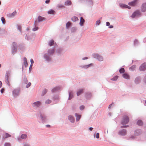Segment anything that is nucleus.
I'll return each instance as SVG.
<instances>
[{
  "label": "nucleus",
  "mask_w": 146,
  "mask_h": 146,
  "mask_svg": "<svg viewBox=\"0 0 146 146\" xmlns=\"http://www.w3.org/2000/svg\"><path fill=\"white\" fill-rule=\"evenodd\" d=\"M129 121L128 117L126 116H124L123 119L121 123L122 124H125L128 123Z\"/></svg>",
  "instance_id": "obj_1"
},
{
  "label": "nucleus",
  "mask_w": 146,
  "mask_h": 146,
  "mask_svg": "<svg viewBox=\"0 0 146 146\" xmlns=\"http://www.w3.org/2000/svg\"><path fill=\"white\" fill-rule=\"evenodd\" d=\"M20 92V90L19 88L15 89L12 91L13 95L14 97H16L18 95Z\"/></svg>",
  "instance_id": "obj_2"
},
{
  "label": "nucleus",
  "mask_w": 146,
  "mask_h": 146,
  "mask_svg": "<svg viewBox=\"0 0 146 146\" xmlns=\"http://www.w3.org/2000/svg\"><path fill=\"white\" fill-rule=\"evenodd\" d=\"M146 69V63L143 64L140 67L139 70L141 71L145 70Z\"/></svg>",
  "instance_id": "obj_3"
},
{
  "label": "nucleus",
  "mask_w": 146,
  "mask_h": 146,
  "mask_svg": "<svg viewBox=\"0 0 146 146\" xmlns=\"http://www.w3.org/2000/svg\"><path fill=\"white\" fill-rule=\"evenodd\" d=\"M94 57L95 58L97 59L99 61H102L103 60V57L98 54H95L94 55Z\"/></svg>",
  "instance_id": "obj_4"
},
{
  "label": "nucleus",
  "mask_w": 146,
  "mask_h": 146,
  "mask_svg": "<svg viewBox=\"0 0 146 146\" xmlns=\"http://www.w3.org/2000/svg\"><path fill=\"white\" fill-rule=\"evenodd\" d=\"M139 11H136L132 14V15L131 16V17L132 18H135V17L139 16Z\"/></svg>",
  "instance_id": "obj_5"
},
{
  "label": "nucleus",
  "mask_w": 146,
  "mask_h": 146,
  "mask_svg": "<svg viewBox=\"0 0 146 146\" xmlns=\"http://www.w3.org/2000/svg\"><path fill=\"white\" fill-rule=\"evenodd\" d=\"M119 135L124 136L125 135L127 134V131L125 129H123L120 131L119 132Z\"/></svg>",
  "instance_id": "obj_6"
},
{
  "label": "nucleus",
  "mask_w": 146,
  "mask_h": 146,
  "mask_svg": "<svg viewBox=\"0 0 146 146\" xmlns=\"http://www.w3.org/2000/svg\"><path fill=\"white\" fill-rule=\"evenodd\" d=\"M138 0H134L132 2L129 3V5L131 6H134L136 4Z\"/></svg>",
  "instance_id": "obj_7"
},
{
  "label": "nucleus",
  "mask_w": 146,
  "mask_h": 146,
  "mask_svg": "<svg viewBox=\"0 0 146 146\" xmlns=\"http://www.w3.org/2000/svg\"><path fill=\"white\" fill-rule=\"evenodd\" d=\"M17 12L15 11L12 13L9 14L7 15L8 17H9L11 18L14 17L16 14Z\"/></svg>",
  "instance_id": "obj_8"
},
{
  "label": "nucleus",
  "mask_w": 146,
  "mask_h": 146,
  "mask_svg": "<svg viewBox=\"0 0 146 146\" xmlns=\"http://www.w3.org/2000/svg\"><path fill=\"white\" fill-rule=\"evenodd\" d=\"M141 9L142 11L143 12H145L146 11V3H143Z\"/></svg>",
  "instance_id": "obj_9"
},
{
  "label": "nucleus",
  "mask_w": 146,
  "mask_h": 146,
  "mask_svg": "<svg viewBox=\"0 0 146 146\" xmlns=\"http://www.w3.org/2000/svg\"><path fill=\"white\" fill-rule=\"evenodd\" d=\"M84 91L83 89H80L78 90L77 92V96L80 95L81 94L83 93Z\"/></svg>",
  "instance_id": "obj_10"
},
{
  "label": "nucleus",
  "mask_w": 146,
  "mask_h": 146,
  "mask_svg": "<svg viewBox=\"0 0 146 146\" xmlns=\"http://www.w3.org/2000/svg\"><path fill=\"white\" fill-rule=\"evenodd\" d=\"M123 78L125 79H129L130 78V77L129 75L126 73H124L123 75Z\"/></svg>",
  "instance_id": "obj_11"
},
{
  "label": "nucleus",
  "mask_w": 146,
  "mask_h": 146,
  "mask_svg": "<svg viewBox=\"0 0 146 146\" xmlns=\"http://www.w3.org/2000/svg\"><path fill=\"white\" fill-rule=\"evenodd\" d=\"M8 77H9V76H8V74H7L5 76V82H6V83L7 84L8 86H9L10 85V84L9 82V80H8Z\"/></svg>",
  "instance_id": "obj_12"
},
{
  "label": "nucleus",
  "mask_w": 146,
  "mask_h": 146,
  "mask_svg": "<svg viewBox=\"0 0 146 146\" xmlns=\"http://www.w3.org/2000/svg\"><path fill=\"white\" fill-rule=\"evenodd\" d=\"M41 104V102L39 101L35 102L33 104L34 106L37 107L39 106Z\"/></svg>",
  "instance_id": "obj_13"
},
{
  "label": "nucleus",
  "mask_w": 146,
  "mask_h": 146,
  "mask_svg": "<svg viewBox=\"0 0 146 146\" xmlns=\"http://www.w3.org/2000/svg\"><path fill=\"white\" fill-rule=\"evenodd\" d=\"M68 119L71 122H74V119L72 116L69 115L68 116Z\"/></svg>",
  "instance_id": "obj_14"
},
{
  "label": "nucleus",
  "mask_w": 146,
  "mask_h": 146,
  "mask_svg": "<svg viewBox=\"0 0 146 146\" xmlns=\"http://www.w3.org/2000/svg\"><path fill=\"white\" fill-rule=\"evenodd\" d=\"M45 18L41 16H39L38 18V21H42L45 20Z\"/></svg>",
  "instance_id": "obj_15"
},
{
  "label": "nucleus",
  "mask_w": 146,
  "mask_h": 146,
  "mask_svg": "<svg viewBox=\"0 0 146 146\" xmlns=\"http://www.w3.org/2000/svg\"><path fill=\"white\" fill-rule=\"evenodd\" d=\"M85 21L84 20L82 17H81L80 19V24L81 26L83 25V23Z\"/></svg>",
  "instance_id": "obj_16"
},
{
  "label": "nucleus",
  "mask_w": 146,
  "mask_h": 146,
  "mask_svg": "<svg viewBox=\"0 0 146 146\" xmlns=\"http://www.w3.org/2000/svg\"><path fill=\"white\" fill-rule=\"evenodd\" d=\"M54 49H49L48 50V53L49 54H51L54 53Z\"/></svg>",
  "instance_id": "obj_17"
},
{
  "label": "nucleus",
  "mask_w": 146,
  "mask_h": 146,
  "mask_svg": "<svg viewBox=\"0 0 146 146\" xmlns=\"http://www.w3.org/2000/svg\"><path fill=\"white\" fill-rule=\"evenodd\" d=\"M71 4V2L70 1L67 0L65 2L64 4L66 5H70Z\"/></svg>",
  "instance_id": "obj_18"
},
{
  "label": "nucleus",
  "mask_w": 146,
  "mask_h": 146,
  "mask_svg": "<svg viewBox=\"0 0 146 146\" xmlns=\"http://www.w3.org/2000/svg\"><path fill=\"white\" fill-rule=\"evenodd\" d=\"M75 115L76 117V121H78L80 118L81 115H78L77 113H75Z\"/></svg>",
  "instance_id": "obj_19"
},
{
  "label": "nucleus",
  "mask_w": 146,
  "mask_h": 146,
  "mask_svg": "<svg viewBox=\"0 0 146 146\" xmlns=\"http://www.w3.org/2000/svg\"><path fill=\"white\" fill-rule=\"evenodd\" d=\"M120 6L123 8H125L129 9H130L131 8V7H130L128 6L127 5L123 4L121 5H120Z\"/></svg>",
  "instance_id": "obj_20"
},
{
  "label": "nucleus",
  "mask_w": 146,
  "mask_h": 146,
  "mask_svg": "<svg viewBox=\"0 0 146 146\" xmlns=\"http://www.w3.org/2000/svg\"><path fill=\"white\" fill-rule=\"evenodd\" d=\"M143 122L140 120H138L137 122V124L140 126L143 125Z\"/></svg>",
  "instance_id": "obj_21"
},
{
  "label": "nucleus",
  "mask_w": 146,
  "mask_h": 146,
  "mask_svg": "<svg viewBox=\"0 0 146 146\" xmlns=\"http://www.w3.org/2000/svg\"><path fill=\"white\" fill-rule=\"evenodd\" d=\"M93 65V64L91 63L89 64L84 66L83 68H87L90 67V66H92Z\"/></svg>",
  "instance_id": "obj_22"
},
{
  "label": "nucleus",
  "mask_w": 146,
  "mask_h": 146,
  "mask_svg": "<svg viewBox=\"0 0 146 146\" xmlns=\"http://www.w3.org/2000/svg\"><path fill=\"white\" fill-rule=\"evenodd\" d=\"M11 137L10 135L8 133H6L4 134L3 137L4 138H7V137Z\"/></svg>",
  "instance_id": "obj_23"
},
{
  "label": "nucleus",
  "mask_w": 146,
  "mask_h": 146,
  "mask_svg": "<svg viewBox=\"0 0 146 146\" xmlns=\"http://www.w3.org/2000/svg\"><path fill=\"white\" fill-rule=\"evenodd\" d=\"M54 41L53 40H52L49 42V45L50 46H51L54 44Z\"/></svg>",
  "instance_id": "obj_24"
},
{
  "label": "nucleus",
  "mask_w": 146,
  "mask_h": 146,
  "mask_svg": "<svg viewBox=\"0 0 146 146\" xmlns=\"http://www.w3.org/2000/svg\"><path fill=\"white\" fill-rule=\"evenodd\" d=\"M48 13L50 14H54L55 13V11L53 10H51L48 11Z\"/></svg>",
  "instance_id": "obj_25"
},
{
  "label": "nucleus",
  "mask_w": 146,
  "mask_h": 146,
  "mask_svg": "<svg viewBox=\"0 0 146 146\" xmlns=\"http://www.w3.org/2000/svg\"><path fill=\"white\" fill-rule=\"evenodd\" d=\"M72 20L73 21H75L78 20V18L76 17H74L72 18Z\"/></svg>",
  "instance_id": "obj_26"
},
{
  "label": "nucleus",
  "mask_w": 146,
  "mask_h": 146,
  "mask_svg": "<svg viewBox=\"0 0 146 146\" xmlns=\"http://www.w3.org/2000/svg\"><path fill=\"white\" fill-rule=\"evenodd\" d=\"M27 135L26 134H23L21 136V137L22 139H24L27 137Z\"/></svg>",
  "instance_id": "obj_27"
},
{
  "label": "nucleus",
  "mask_w": 146,
  "mask_h": 146,
  "mask_svg": "<svg viewBox=\"0 0 146 146\" xmlns=\"http://www.w3.org/2000/svg\"><path fill=\"white\" fill-rule=\"evenodd\" d=\"M119 72L120 73H124L125 72L124 68H121L119 70Z\"/></svg>",
  "instance_id": "obj_28"
},
{
  "label": "nucleus",
  "mask_w": 146,
  "mask_h": 146,
  "mask_svg": "<svg viewBox=\"0 0 146 146\" xmlns=\"http://www.w3.org/2000/svg\"><path fill=\"white\" fill-rule=\"evenodd\" d=\"M71 25V23L68 22L66 24V26L67 28H68Z\"/></svg>",
  "instance_id": "obj_29"
},
{
  "label": "nucleus",
  "mask_w": 146,
  "mask_h": 146,
  "mask_svg": "<svg viewBox=\"0 0 146 146\" xmlns=\"http://www.w3.org/2000/svg\"><path fill=\"white\" fill-rule=\"evenodd\" d=\"M1 20L3 24H5V18L4 17H2L1 18Z\"/></svg>",
  "instance_id": "obj_30"
},
{
  "label": "nucleus",
  "mask_w": 146,
  "mask_h": 146,
  "mask_svg": "<svg viewBox=\"0 0 146 146\" xmlns=\"http://www.w3.org/2000/svg\"><path fill=\"white\" fill-rule=\"evenodd\" d=\"M136 67V66L135 65H133L129 69L131 70H133L135 69Z\"/></svg>",
  "instance_id": "obj_31"
},
{
  "label": "nucleus",
  "mask_w": 146,
  "mask_h": 146,
  "mask_svg": "<svg viewBox=\"0 0 146 146\" xmlns=\"http://www.w3.org/2000/svg\"><path fill=\"white\" fill-rule=\"evenodd\" d=\"M118 78V76H115V77H114L113 78H112L111 79V80H117V78Z\"/></svg>",
  "instance_id": "obj_32"
},
{
  "label": "nucleus",
  "mask_w": 146,
  "mask_h": 146,
  "mask_svg": "<svg viewBox=\"0 0 146 146\" xmlns=\"http://www.w3.org/2000/svg\"><path fill=\"white\" fill-rule=\"evenodd\" d=\"M51 102V101L49 100H47L46 101L45 103L47 104H48Z\"/></svg>",
  "instance_id": "obj_33"
},
{
  "label": "nucleus",
  "mask_w": 146,
  "mask_h": 146,
  "mask_svg": "<svg viewBox=\"0 0 146 146\" xmlns=\"http://www.w3.org/2000/svg\"><path fill=\"white\" fill-rule=\"evenodd\" d=\"M58 89V87H56L54 88L53 89H52V92H55V91L57 90Z\"/></svg>",
  "instance_id": "obj_34"
},
{
  "label": "nucleus",
  "mask_w": 146,
  "mask_h": 146,
  "mask_svg": "<svg viewBox=\"0 0 146 146\" xmlns=\"http://www.w3.org/2000/svg\"><path fill=\"white\" fill-rule=\"evenodd\" d=\"M47 90L45 89H44L42 92V96L44 95L45 93H46V92H47Z\"/></svg>",
  "instance_id": "obj_35"
},
{
  "label": "nucleus",
  "mask_w": 146,
  "mask_h": 146,
  "mask_svg": "<svg viewBox=\"0 0 146 146\" xmlns=\"http://www.w3.org/2000/svg\"><path fill=\"white\" fill-rule=\"evenodd\" d=\"M72 95L71 94V92H70L69 93V100H70L72 98Z\"/></svg>",
  "instance_id": "obj_36"
},
{
  "label": "nucleus",
  "mask_w": 146,
  "mask_h": 146,
  "mask_svg": "<svg viewBox=\"0 0 146 146\" xmlns=\"http://www.w3.org/2000/svg\"><path fill=\"white\" fill-rule=\"evenodd\" d=\"M38 29V27H35L33 29V31H35Z\"/></svg>",
  "instance_id": "obj_37"
},
{
  "label": "nucleus",
  "mask_w": 146,
  "mask_h": 146,
  "mask_svg": "<svg viewBox=\"0 0 146 146\" xmlns=\"http://www.w3.org/2000/svg\"><path fill=\"white\" fill-rule=\"evenodd\" d=\"M100 23V20H98L96 22V24L97 25H99Z\"/></svg>",
  "instance_id": "obj_38"
},
{
  "label": "nucleus",
  "mask_w": 146,
  "mask_h": 146,
  "mask_svg": "<svg viewBox=\"0 0 146 146\" xmlns=\"http://www.w3.org/2000/svg\"><path fill=\"white\" fill-rule=\"evenodd\" d=\"M58 7L59 8L64 7V6L63 5H58Z\"/></svg>",
  "instance_id": "obj_39"
},
{
  "label": "nucleus",
  "mask_w": 146,
  "mask_h": 146,
  "mask_svg": "<svg viewBox=\"0 0 146 146\" xmlns=\"http://www.w3.org/2000/svg\"><path fill=\"white\" fill-rule=\"evenodd\" d=\"M31 85V83L30 82H29L26 86V87L28 88Z\"/></svg>",
  "instance_id": "obj_40"
},
{
  "label": "nucleus",
  "mask_w": 146,
  "mask_h": 146,
  "mask_svg": "<svg viewBox=\"0 0 146 146\" xmlns=\"http://www.w3.org/2000/svg\"><path fill=\"white\" fill-rule=\"evenodd\" d=\"M96 137L97 138H99V133H97L96 134Z\"/></svg>",
  "instance_id": "obj_41"
},
{
  "label": "nucleus",
  "mask_w": 146,
  "mask_h": 146,
  "mask_svg": "<svg viewBox=\"0 0 146 146\" xmlns=\"http://www.w3.org/2000/svg\"><path fill=\"white\" fill-rule=\"evenodd\" d=\"M40 117H41L42 120H44V119L46 118L45 116H44V115H43V116L42 115H40Z\"/></svg>",
  "instance_id": "obj_42"
},
{
  "label": "nucleus",
  "mask_w": 146,
  "mask_h": 146,
  "mask_svg": "<svg viewBox=\"0 0 146 146\" xmlns=\"http://www.w3.org/2000/svg\"><path fill=\"white\" fill-rule=\"evenodd\" d=\"M84 108V106H82L80 107V110H83Z\"/></svg>",
  "instance_id": "obj_43"
},
{
  "label": "nucleus",
  "mask_w": 146,
  "mask_h": 146,
  "mask_svg": "<svg viewBox=\"0 0 146 146\" xmlns=\"http://www.w3.org/2000/svg\"><path fill=\"white\" fill-rule=\"evenodd\" d=\"M5 91V89L3 88H2L1 90V93L2 94Z\"/></svg>",
  "instance_id": "obj_44"
},
{
  "label": "nucleus",
  "mask_w": 146,
  "mask_h": 146,
  "mask_svg": "<svg viewBox=\"0 0 146 146\" xmlns=\"http://www.w3.org/2000/svg\"><path fill=\"white\" fill-rule=\"evenodd\" d=\"M5 146H11L9 143H5Z\"/></svg>",
  "instance_id": "obj_45"
},
{
  "label": "nucleus",
  "mask_w": 146,
  "mask_h": 146,
  "mask_svg": "<svg viewBox=\"0 0 146 146\" xmlns=\"http://www.w3.org/2000/svg\"><path fill=\"white\" fill-rule=\"evenodd\" d=\"M30 61L31 63V64H32L33 65V63H34V61L33 59H31L30 60Z\"/></svg>",
  "instance_id": "obj_46"
},
{
  "label": "nucleus",
  "mask_w": 146,
  "mask_h": 146,
  "mask_svg": "<svg viewBox=\"0 0 146 146\" xmlns=\"http://www.w3.org/2000/svg\"><path fill=\"white\" fill-rule=\"evenodd\" d=\"M25 66H27L28 65V63L27 61L25 62Z\"/></svg>",
  "instance_id": "obj_47"
},
{
  "label": "nucleus",
  "mask_w": 146,
  "mask_h": 146,
  "mask_svg": "<svg viewBox=\"0 0 146 146\" xmlns=\"http://www.w3.org/2000/svg\"><path fill=\"white\" fill-rule=\"evenodd\" d=\"M106 25L107 26H109L110 25V23L109 22H107L106 23Z\"/></svg>",
  "instance_id": "obj_48"
},
{
  "label": "nucleus",
  "mask_w": 146,
  "mask_h": 146,
  "mask_svg": "<svg viewBox=\"0 0 146 146\" xmlns=\"http://www.w3.org/2000/svg\"><path fill=\"white\" fill-rule=\"evenodd\" d=\"M50 0H46L45 1V3H49V2Z\"/></svg>",
  "instance_id": "obj_49"
},
{
  "label": "nucleus",
  "mask_w": 146,
  "mask_h": 146,
  "mask_svg": "<svg viewBox=\"0 0 146 146\" xmlns=\"http://www.w3.org/2000/svg\"><path fill=\"white\" fill-rule=\"evenodd\" d=\"M2 86V83L1 81H0V88H1Z\"/></svg>",
  "instance_id": "obj_50"
},
{
  "label": "nucleus",
  "mask_w": 146,
  "mask_h": 146,
  "mask_svg": "<svg viewBox=\"0 0 146 146\" xmlns=\"http://www.w3.org/2000/svg\"><path fill=\"white\" fill-rule=\"evenodd\" d=\"M128 127V125H127V126H121V128H123L124 127Z\"/></svg>",
  "instance_id": "obj_51"
},
{
  "label": "nucleus",
  "mask_w": 146,
  "mask_h": 146,
  "mask_svg": "<svg viewBox=\"0 0 146 146\" xmlns=\"http://www.w3.org/2000/svg\"><path fill=\"white\" fill-rule=\"evenodd\" d=\"M33 64H31L30 66V67H29V69H31L32 68V66H33Z\"/></svg>",
  "instance_id": "obj_52"
},
{
  "label": "nucleus",
  "mask_w": 146,
  "mask_h": 146,
  "mask_svg": "<svg viewBox=\"0 0 146 146\" xmlns=\"http://www.w3.org/2000/svg\"><path fill=\"white\" fill-rule=\"evenodd\" d=\"M93 129V128L92 127H90L89 128V129L90 131H92Z\"/></svg>",
  "instance_id": "obj_53"
},
{
  "label": "nucleus",
  "mask_w": 146,
  "mask_h": 146,
  "mask_svg": "<svg viewBox=\"0 0 146 146\" xmlns=\"http://www.w3.org/2000/svg\"><path fill=\"white\" fill-rule=\"evenodd\" d=\"M88 59V58L87 57H85L84 58H83L82 59L83 60H85V59Z\"/></svg>",
  "instance_id": "obj_54"
},
{
  "label": "nucleus",
  "mask_w": 146,
  "mask_h": 146,
  "mask_svg": "<svg viewBox=\"0 0 146 146\" xmlns=\"http://www.w3.org/2000/svg\"><path fill=\"white\" fill-rule=\"evenodd\" d=\"M113 27V26L112 25H111L109 27V28H112Z\"/></svg>",
  "instance_id": "obj_55"
},
{
  "label": "nucleus",
  "mask_w": 146,
  "mask_h": 146,
  "mask_svg": "<svg viewBox=\"0 0 146 146\" xmlns=\"http://www.w3.org/2000/svg\"><path fill=\"white\" fill-rule=\"evenodd\" d=\"M112 104H111L109 106V108H111V106H112Z\"/></svg>",
  "instance_id": "obj_56"
},
{
  "label": "nucleus",
  "mask_w": 146,
  "mask_h": 146,
  "mask_svg": "<svg viewBox=\"0 0 146 146\" xmlns=\"http://www.w3.org/2000/svg\"><path fill=\"white\" fill-rule=\"evenodd\" d=\"M46 126V127H50V125H47Z\"/></svg>",
  "instance_id": "obj_57"
},
{
  "label": "nucleus",
  "mask_w": 146,
  "mask_h": 146,
  "mask_svg": "<svg viewBox=\"0 0 146 146\" xmlns=\"http://www.w3.org/2000/svg\"><path fill=\"white\" fill-rule=\"evenodd\" d=\"M24 146H29V145L28 144H25V145H24Z\"/></svg>",
  "instance_id": "obj_58"
},
{
  "label": "nucleus",
  "mask_w": 146,
  "mask_h": 146,
  "mask_svg": "<svg viewBox=\"0 0 146 146\" xmlns=\"http://www.w3.org/2000/svg\"><path fill=\"white\" fill-rule=\"evenodd\" d=\"M24 60L25 62H26V61H27V59H26V58H24Z\"/></svg>",
  "instance_id": "obj_59"
},
{
  "label": "nucleus",
  "mask_w": 146,
  "mask_h": 146,
  "mask_svg": "<svg viewBox=\"0 0 146 146\" xmlns=\"http://www.w3.org/2000/svg\"><path fill=\"white\" fill-rule=\"evenodd\" d=\"M21 27L20 26L19 27H18V29L20 30V29H21Z\"/></svg>",
  "instance_id": "obj_60"
},
{
  "label": "nucleus",
  "mask_w": 146,
  "mask_h": 146,
  "mask_svg": "<svg viewBox=\"0 0 146 146\" xmlns=\"http://www.w3.org/2000/svg\"><path fill=\"white\" fill-rule=\"evenodd\" d=\"M13 44L14 45H15V44H15V42H13Z\"/></svg>",
  "instance_id": "obj_61"
},
{
  "label": "nucleus",
  "mask_w": 146,
  "mask_h": 146,
  "mask_svg": "<svg viewBox=\"0 0 146 146\" xmlns=\"http://www.w3.org/2000/svg\"><path fill=\"white\" fill-rule=\"evenodd\" d=\"M1 29H0V34H1Z\"/></svg>",
  "instance_id": "obj_62"
},
{
  "label": "nucleus",
  "mask_w": 146,
  "mask_h": 146,
  "mask_svg": "<svg viewBox=\"0 0 146 146\" xmlns=\"http://www.w3.org/2000/svg\"><path fill=\"white\" fill-rule=\"evenodd\" d=\"M145 82L146 83V77L145 78Z\"/></svg>",
  "instance_id": "obj_63"
},
{
  "label": "nucleus",
  "mask_w": 146,
  "mask_h": 146,
  "mask_svg": "<svg viewBox=\"0 0 146 146\" xmlns=\"http://www.w3.org/2000/svg\"><path fill=\"white\" fill-rule=\"evenodd\" d=\"M89 96H90V97H91V94H90V95H89Z\"/></svg>",
  "instance_id": "obj_64"
}]
</instances>
